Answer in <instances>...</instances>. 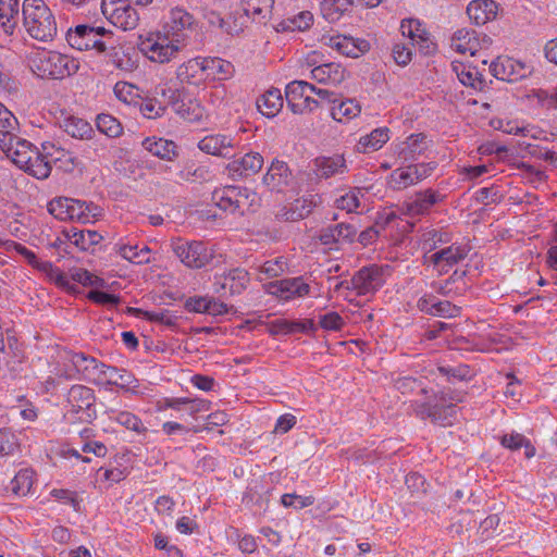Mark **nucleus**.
Masks as SVG:
<instances>
[{
    "label": "nucleus",
    "instance_id": "bb28decb",
    "mask_svg": "<svg viewBox=\"0 0 557 557\" xmlns=\"http://www.w3.org/2000/svg\"><path fill=\"white\" fill-rule=\"evenodd\" d=\"M311 77L320 84L338 85L345 79V69L336 63H326L315 66Z\"/></svg>",
    "mask_w": 557,
    "mask_h": 557
},
{
    "label": "nucleus",
    "instance_id": "0e129e2a",
    "mask_svg": "<svg viewBox=\"0 0 557 557\" xmlns=\"http://www.w3.org/2000/svg\"><path fill=\"white\" fill-rule=\"evenodd\" d=\"M312 21V14L309 11H302L293 18H288L285 23H288L286 27L293 30H305L311 26Z\"/></svg>",
    "mask_w": 557,
    "mask_h": 557
},
{
    "label": "nucleus",
    "instance_id": "4d7b16f0",
    "mask_svg": "<svg viewBox=\"0 0 557 557\" xmlns=\"http://www.w3.org/2000/svg\"><path fill=\"white\" fill-rule=\"evenodd\" d=\"M331 40L333 42V47H335L341 53H343L346 57L356 58L358 57V52L362 51V49L359 48L350 37L338 36L332 38Z\"/></svg>",
    "mask_w": 557,
    "mask_h": 557
},
{
    "label": "nucleus",
    "instance_id": "f257e3e1",
    "mask_svg": "<svg viewBox=\"0 0 557 557\" xmlns=\"http://www.w3.org/2000/svg\"><path fill=\"white\" fill-rule=\"evenodd\" d=\"M194 22V16L187 11L173 9L163 26L164 34L147 38L141 42V50L153 62H170L182 49L183 32L189 29Z\"/></svg>",
    "mask_w": 557,
    "mask_h": 557
},
{
    "label": "nucleus",
    "instance_id": "37998d69",
    "mask_svg": "<svg viewBox=\"0 0 557 557\" xmlns=\"http://www.w3.org/2000/svg\"><path fill=\"white\" fill-rule=\"evenodd\" d=\"M34 483V472L30 469H22L12 479L10 488L17 496H26Z\"/></svg>",
    "mask_w": 557,
    "mask_h": 557
},
{
    "label": "nucleus",
    "instance_id": "49530a36",
    "mask_svg": "<svg viewBox=\"0 0 557 557\" xmlns=\"http://www.w3.org/2000/svg\"><path fill=\"white\" fill-rule=\"evenodd\" d=\"M104 53L108 58V62L121 71H129L134 66V62L131 58L126 57L124 50L117 47L115 42L110 45Z\"/></svg>",
    "mask_w": 557,
    "mask_h": 557
},
{
    "label": "nucleus",
    "instance_id": "c756f323",
    "mask_svg": "<svg viewBox=\"0 0 557 557\" xmlns=\"http://www.w3.org/2000/svg\"><path fill=\"white\" fill-rule=\"evenodd\" d=\"M257 107L264 116H275L283 108V97L281 95V90L276 88H271L268 91H265L257 100Z\"/></svg>",
    "mask_w": 557,
    "mask_h": 557
},
{
    "label": "nucleus",
    "instance_id": "393cba45",
    "mask_svg": "<svg viewBox=\"0 0 557 557\" xmlns=\"http://www.w3.org/2000/svg\"><path fill=\"white\" fill-rule=\"evenodd\" d=\"M496 9L493 0H474L468 4L467 14L476 25H483L496 16Z\"/></svg>",
    "mask_w": 557,
    "mask_h": 557
},
{
    "label": "nucleus",
    "instance_id": "a878e982",
    "mask_svg": "<svg viewBox=\"0 0 557 557\" xmlns=\"http://www.w3.org/2000/svg\"><path fill=\"white\" fill-rule=\"evenodd\" d=\"M400 30L404 36L409 37L419 45L421 50H425L426 53L430 51L432 42L430 41L429 34L418 20H404L400 24Z\"/></svg>",
    "mask_w": 557,
    "mask_h": 557
},
{
    "label": "nucleus",
    "instance_id": "f03ea898",
    "mask_svg": "<svg viewBox=\"0 0 557 557\" xmlns=\"http://www.w3.org/2000/svg\"><path fill=\"white\" fill-rule=\"evenodd\" d=\"M23 23L26 32L36 40L49 41L57 35V22L44 0H24Z\"/></svg>",
    "mask_w": 557,
    "mask_h": 557
},
{
    "label": "nucleus",
    "instance_id": "e433bc0d",
    "mask_svg": "<svg viewBox=\"0 0 557 557\" xmlns=\"http://www.w3.org/2000/svg\"><path fill=\"white\" fill-rule=\"evenodd\" d=\"M361 112L360 104L355 99L338 100L331 108V115L338 122L349 121Z\"/></svg>",
    "mask_w": 557,
    "mask_h": 557
},
{
    "label": "nucleus",
    "instance_id": "c9c22d12",
    "mask_svg": "<svg viewBox=\"0 0 557 557\" xmlns=\"http://www.w3.org/2000/svg\"><path fill=\"white\" fill-rule=\"evenodd\" d=\"M451 46L460 53L470 52L471 55H474L479 47V41L473 30L461 28L454 34Z\"/></svg>",
    "mask_w": 557,
    "mask_h": 557
},
{
    "label": "nucleus",
    "instance_id": "774afa93",
    "mask_svg": "<svg viewBox=\"0 0 557 557\" xmlns=\"http://www.w3.org/2000/svg\"><path fill=\"white\" fill-rule=\"evenodd\" d=\"M16 447L15 435L8 430H0V456L13 454Z\"/></svg>",
    "mask_w": 557,
    "mask_h": 557
},
{
    "label": "nucleus",
    "instance_id": "864d4df0",
    "mask_svg": "<svg viewBox=\"0 0 557 557\" xmlns=\"http://www.w3.org/2000/svg\"><path fill=\"white\" fill-rule=\"evenodd\" d=\"M137 317H141L151 322H158L168 326H174L176 324V318L170 314L168 311H148L143 309H133Z\"/></svg>",
    "mask_w": 557,
    "mask_h": 557
},
{
    "label": "nucleus",
    "instance_id": "ea45409f",
    "mask_svg": "<svg viewBox=\"0 0 557 557\" xmlns=\"http://www.w3.org/2000/svg\"><path fill=\"white\" fill-rule=\"evenodd\" d=\"M62 127L66 134L78 139H88L94 133L91 125L87 121L75 116L65 119Z\"/></svg>",
    "mask_w": 557,
    "mask_h": 557
},
{
    "label": "nucleus",
    "instance_id": "09e8293b",
    "mask_svg": "<svg viewBox=\"0 0 557 557\" xmlns=\"http://www.w3.org/2000/svg\"><path fill=\"white\" fill-rule=\"evenodd\" d=\"M64 360L69 361L73 366L75 372H85L89 369H95L97 360L91 357H87L81 352L66 351L63 357Z\"/></svg>",
    "mask_w": 557,
    "mask_h": 557
},
{
    "label": "nucleus",
    "instance_id": "680f3d73",
    "mask_svg": "<svg viewBox=\"0 0 557 557\" xmlns=\"http://www.w3.org/2000/svg\"><path fill=\"white\" fill-rule=\"evenodd\" d=\"M137 88L128 83L119 82L114 86V95L125 103H131L137 97Z\"/></svg>",
    "mask_w": 557,
    "mask_h": 557
},
{
    "label": "nucleus",
    "instance_id": "a211bd4d",
    "mask_svg": "<svg viewBox=\"0 0 557 557\" xmlns=\"http://www.w3.org/2000/svg\"><path fill=\"white\" fill-rule=\"evenodd\" d=\"M262 182L271 191L282 193L292 182V173L283 161H274L264 174Z\"/></svg>",
    "mask_w": 557,
    "mask_h": 557
},
{
    "label": "nucleus",
    "instance_id": "b1692460",
    "mask_svg": "<svg viewBox=\"0 0 557 557\" xmlns=\"http://www.w3.org/2000/svg\"><path fill=\"white\" fill-rule=\"evenodd\" d=\"M437 201L438 195L431 189H426L417 193L411 200L405 202V212L411 216L421 215L426 213Z\"/></svg>",
    "mask_w": 557,
    "mask_h": 557
},
{
    "label": "nucleus",
    "instance_id": "c03bdc74",
    "mask_svg": "<svg viewBox=\"0 0 557 557\" xmlns=\"http://www.w3.org/2000/svg\"><path fill=\"white\" fill-rule=\"evenodd\" d=\"M425 139L424 134L411 135L405 143L406 147L399 152V157L405 161L413 160L417 154H421L426 149Z\"/></svg>",
    "mask_w": 557,
    "mask_h": 557
},
{
    "label": "nucleus",
    "instance_id": "f8f14e48",
    "mask_svg": "<svg viewBox=\"0 0 557 557\" xmlns=\"http://www.w3.org/2000/svg\"><path fill=\"white\" fill-rule=\"evenodd\" d=\"M350 283L358 295L373 293L384 283L383 269L376 264L363 267L352 276Z\"/></svg>",
    "mask_w": 557,
    "mask_h": 557
},
{
    "label": "nucleus",
    "instance_id": "ddd939ff",
    "mask_svg": "<svg viewBox=\"0 0 557 557\" xmlns=\"http://www.w3.org/2000/svg\"><path fill=\"white\" fill-rule=\"evenodd\" d=\"M490 70L497 79L509 83L518 82L531 73L523 63L511 58L497 59L492 62Z\"/></svg>",
    "mask_w": 557,
    "mask_h": 557
},
{
    "label": "nucleus",
    "instance_id": "39448f33",
    "mask_svg": "<svg viewBox=\"0 0 557 557\" xmlns=\"http://www.w3.org/2000/svg\"><path fill=\"white\" fill-rule=\"evenodd\" d=\"M101 12L114 26L133 30L139 23V14L129 0H102Z\"/></svg>",
    "mask_w": 557,
    "mask_h": 557
},
{
    "label": "nucleus",
    "instance_id": "cd10ccee",
    "mask_svg": "<svg viewBox=\"0 0 557 557\" xmlns=\"http://www.w3.org/2000/svg\"><path fill=\"white\" fill-rule=\"evenodd\" d=\"M388 139V128H375L369 135L362 136L359 139L356 149L360 153L373 152L382 148Z\"/></svg>",
    "mask_w": 557,
    "mask_h": 557
},
{
    "label": "nucleus",
    "instance_id": "2f4dec72",
    "mask_svg": "<svg viewBox=\"0 0 557 557\" xmlns=\"http://www.w3.org/2000/svg\"><path fill=\"white\" fill-rule=\"evenodd\" d=\"M237 195L236 186H225L212 193V201L224 211L236 212L239 210V200L236 198Z\"/></svg>",
    "mask_w": 557,
    "mask_h": 557
},
{
    "label": "nucleus",
    "instance_id": "1a4fd4ad",
    "mask_svg": "<svg viewBox=\"0 0 557 557\" xmlns=\"http://www.w3.org/2000/svg\"><path fill=\"white\" fill-rule=\"evenodd\" d=\"M172 246L175 255L189 268L200 269L213 258L212 250L202 242L187 243L178 239Z\"/></svg>",
    "mask_w": 557,
    "mask_h": 557
},
{
    "label": "nucleus",
    "instance_id": "69168bd1",
    "mask_svg": "<svg viewBox=\"0 0 557 557\" xmlns=\"http://www.w3.org/2000/svg\"><path fill=\"white\" fill-rule=\"evenodd\" d=\"M459 308L455 305H453L448 300L444 301H435L433 304V310L431 315L441 317V318H453L458 315Z\"/></svg>",
    "mask_w": 557,
    "mask_h": 557
},
{
    "label": "nucleus",
    "instance_id": "58836bf2",
    "mask_svg": "<svg viewBox=\"0 0 557 557\" xmlns=\"http://www.w3.org/2000/svg\"><path fill=\"white\" fill-rule=\"evenodd\" d=\"M21 169L39 180L47 178L51 172L50 161L46 160L36 148L28 164Z\"/></svg>",
    "mask_w": 557,
    "mask_h": 557
},
{
    "label": "nucleus",
    "instance_id": "4c0bfd02",
    "mask_svg": "<svg viewBox=\"0 0 557 557\" xmlns=\"http://www.w3.org/2000/svg\"><path fill=\"white\" fill-rule=\"evenodd\" d=\"M143 145L149 152L161 159L172 160V158L176 156V145L171 140L147 138L144 140Z\"/></svg>",
    "mask_w": 557,
    "mask_h": 557
},
{
    "label": "nucleus",
    "instance_id": "9d476101",
    "mask_svg": "<svg viewBox=\"0 0 557 557\" xmlns=\"http://www.w3.org/2000/svg\"><path fill=\"white\" fill-rule=\"evenodd\" d=\"M315 86L305 81H294L286 86L285 98L287 106L296 114L312 111L318 101L310 97Z\"/></svg>",
    "mask_w": 557,
    "mask_h": 557
},
{
    "label": "nucleus",
    "instance_id": "0eeeda50",
    "mask_svg": "<svg viewBox=\"0 0 557 557\" xmlns=\"http://www.w3.org/2000/svg\"><path fill=\"white\" fill-rule=\"evenodd\" d=\"M66 401L71 408L69 413L79 414L81 422L90 423L96 419L94 389L85 385H73L67 392Z\"/></svg>",
    "mask_w": 557,
    "mask_h": 557
},
{
    "label": "nucleus",
    "instance_id": "052dcab7",
    "mask_svg": "<svg viewBox=\"0 0 557 557\" xmlns=\"http://www.w3.org/2000/svg\"><path fill=\"white\" fill-rule=\"evenodd\" d=\"M281 503L284 507H295L297 509H302L313 505L314 497L296 494H284L281 498Z\"/></svg>",
    "mask_w": 557,
    "mask_h": 557
},
{
    "label": "nucleus",
    "instance_id": "20e7f679",
    "mask_svg": "<svg viewBox=\"0 0 557 557\" xmlns=\"http://www.w3.org/2000/svg\"><path fill=\"white\" fill-rule=\"evenodd\" d=\"M66 41L72 48L81 51L95 49L99 53H104L108 47L114 44V37L113 33L104 27L77 25L75 29L67 30Z\"/></svg>",
    "mask_w": 557,
    "mask_h": 557
},
{
    "label": "nucleus",
    "instance_id": "3c124183",
    "mask_svg": "<svg viewBox=\"0 0 557 557\" xmlns=\"http://www.w3.org/2000/svg\"><path fill=\"white\" fill-rule=\"evenodd\" d=\"M286 262L281 258L264 262L258 268V280L264 281L268 278L277 277L285 271Z\"/></svg>",
    "mask_w": 557,
    "mask_h": 557
},
{
    "label": "nucleus",
    "instance_id": "412c9836",
    "mask_svg": "<svg viewBox=\"0 0 557 557\" xmlns=\"http://www.w3.org/2000/svg\"><path fill=\"white\" fill-rule=\"evenodd\" d=\"M198 147L201 151L209 154L222 158L234 157L232 139L224 135L206 136L199 141Z\"/></svg>",
    "mask_w": 557,
    "mask_h": 557
},
{
    "label": "nucleus",
    "instance_id": "338daca9",
    "mask_svg": "<svg viewBox=\"0 0 557 557\" xmlns=\"http://www.w3.org/2000/svg\"><path fill=\"white\" fill-rule=\"evenodd\" d=\"M88 298L96 304L107 306V307H116L121 302V300L117 296L102 292V290L89 292Z\"/></svg>",
    "mask_w": 557,
    "mask_h": 557
},
{
    "label": "nucleus",
    "instance_id": "603ef678",
    "mask_svg": "<svg viewBox=\"0 0 557 557\" xmlns=\"http://www.w3.org/2000/svg\"><path fill=\"white\" fill-rule=\"evenodd\" d=\"M72 199L66 197H59L52 199L48 203V211L57 219L61 221H67L70 215V209L72 207Z\"/></svg>",
    "mask_w": 557,
    "mask_h": 557
},
{
    "label": "nucleus",
    "instance_id": "e2e57ef3",
    "mask_svg": "<svg viewBox=\"0 0 557 557\" xmlns=\"http://www.w3.org/2000/svg\"><path fill=\"white\" fill-rule=\"evenodd\" d=\"M300 329H301L300 324L296 323L295 321H288V320H283V319L275 320L270 325V332L273 335H278V334L287 335V334L296 333L297 330H300Z\"/></svg>",
    "mask_w": 557,
    "mask_h": 557
},
{
    "label": "nucleus",
    "instance_id": "aec40b11",
    "mask_svg": "<svg viewBox=\"0 0 557 557\" xmlns=\"http://www.w3.org/2000/svg\"><path fill=\"white\" fill-rule=\"evenodd\" d=\"M176 76L182 83L199 85L206 81L205 58H194L178 66Z\"/></svg>",
    "mask_w": 557,
    "mask_h": 557
},
{
    "label": "nucleus",
    "instance_id": "a18cd8bd",
    "mask_svg": "<svg viewBox=\"0 0 557 557\" xmlns=\"http://www.w3.org/2000/svg\"><path fill=\"white\" fill-rule=\"evenodd\" d=\"M96 125L100 133L110 138H116L122 135V124L112 115L101 113L96 119Z\"/></svg>",
    "mask_w": 557,
    "mask_h": 557
},
{
    "label": "nucleus",
    "instance_id": "6e6552de",
    "mask_svg": "<svg viewBox=\"0 0 557 557\" xmlns=\"http://www.w3.org/2000/svg\"><path fill=\"white\" fill-rule=\"evenodd\" d=\"M436 163H417L394 170L388 184L394 190H401L429 177L435 170Z\"/></svg>",
    "mask_w": 557,
    "mask_h": 557
},
{
    "label": "nucleus",
    "instance_id": "6e6d98bb",
    "mask_svg": "<svg viewBox=\"0 0 557 557\" xmlns=\"http://www.w3.org/2000/svg\"><path fill=\"white\" fill-rule=\"evenodd\" d=\"M225 18L223 32L228 35H238L246 27L247 18L242 12H235Z\"/></svg>",
    "mask_w": 557,
    "mask_h": 557
},
{
    "label": "nucleus",
    "instance_id": "f704fd0d",
    "mask_svg": "<svg viewBox=\"0 0 557 557\" xmlns=\"http://www.w3.org/2000/svg\"><path fill=\"white\" fill-rule=\"evenodd\" d=\"M18 17V0H0V27L12 34Z\"/></svg>",
    "mask_w": 557,
    "mask_h": 557
},
{
    "label": "nucleus",
    "instance_id": "f3484780",
    "mask_svg": "<svg viewBox=\"0 0 557 557\" xmlns=\"http://www.w3.org/2000/svg\"><path fill=\"white\" fill-rule=\"evenodd\" d=\"M309 290V285L301 277L285 278L269 285V293L284 300L292 299L295 296L302 297Z\"/></svg>",
    "mask_w": 557,
    "mask_h": 557
},
{
    "label": "nucleus",
    "instance_id": "de8ad7c7",
    "mask_svg": "<svg viewBox=\"0 0 557 557\" xmlns=\"http://www.w3.org/2000/svg\"><path fill=\"white\" fill-rule=\"evenodd\" d=\"M120 255L135 264H147L150 262L151 250L148 246H144L140 250L136 246L123 245L119 248Z\"/></svg>",
    "mask_w": 557,
    "mask_h": 557
},
{
    "label": "nucleus",
    "instance_id": "79ce46f5",
    "mask_svg": "<svg viewBox=\"0 0 557 557\" xmlns=\"http://www.w3.org/2000/svg\"><path fill=\"white\" fill-rule=\"evenodd\" d=\"M174 111L184 120L188 122L200 121L203 116V108L196 101L188 100L187 102L175 101L173 102Z\"/></svg>",
    "mask_w": 557,
    "mask_h": 557
},
{
    "label": "nucleus",
    "instance_id": "c85d7f7f",
    "mask_svg": "<svg viewBox=\"0 0 557 557\" xmlns=\"http://www.w3.org/2000/svg\"><path fill=\"white\" fill-rule=\"evenodd\" d=\"M98 215H100L99 207L92 203H87L86 201L72 199V207L67 219L69 221H77L86 224L95 222Z\"/></svg>",
    "mask_w": 557,
    "mask_h": 557
},
{
    "label": "nucleus",
    "instance_id": "8fccbe9b",
    "mask_svg": "<svg viewBox=\"0 0 557 557\" xmlns=\"http://www.w3.org/2000/svg\"><path fill=\"white\" fill-rule=\"evenodd\" d=\"M320 9L323 17L330 23L338 21L343 13L348 10L347 7L342 2H337V0H322Z\"/></svg>",
    "mask_w": 557,
    "mask_h": 557
},
{
    "label": "nucleus",
    "instance_id": "72a5a7b5",
    "mask_svg": "<svg viewBox=\"0 0 557 557\" xmlns=\"http://www.w3.org/2000/svg\"><path fill=\"white\" fill-rule=\"evenodd\" d=\"M468 250L465 247L453 245L431 255L430 262L433 263L434 267H440L443 263H446L448 267H453L460 260L465 259Z\"/></svg>",
    "mask_w": 557,
    "mask_h": 557
},
{
    "label": "nucleus",
    "instance_id": "6ab92c4d",
    "mask_svg": "<svg viewBox=\"0 0 557 557\" xmlns=\"http://www.w3.org/2000/svg\"><path fill=\"white\" fill-rule=\"evenodd\" d=\"M357 234V228L348 223H338L333 226L322 228L319 234V240L323 245H333L338 243H352Z\"/></svg>",
    "mask_w": 557,
    "mask_h": 557
},
{
    "label": "nucleus",
    "instance_id": "2eb2a0df",
    "mask_svg": "<svg viewBox=\"0 0 557 557\" xmlns=\"http://www.w3.org/2000/svg\"><path fill=\"white\" fill-rule=\"evenodd\" d=\"M262 165V156L258 152H249L230 162L226 170L231 178L238 180L257 174Z\"/></svg>",
    "mask_w": 557,
    "mask_h": 557
},
{
    "label": "nucleus",
    "instance_id": "423d86ee",
    "mask_svg": "<svg viewBox=\"0 0 557 557\" xmlns=\"http://www.w3.org/2000/svg\"><path fill=\"white\" fill-rule=\"evenodd\" d=\"M5 244L7 249L13 248L16 252L23 256L30 265L46 273L47 276L59 287L66 289L70 293L77 292L76 285L71 283V280L66 276V274L54 268L51 262H40L33 251L18 243L5 240Z\"/></svg>",
    "mask_w": 557,
    "mask_h": 557
},
{
    "label": "nucleus",
    "instance_id": "13d9d810",
    "mask_svg": "<svg viewBox=\"0 0 557 557\" xmlns=\"http://www.w3.org/2000/svg\"><path fill=\"white\" fill-rule=\"evenodd\" d=\"M395 387L401 394H410V393L426 394L428 393L426 388L422 384V381H419L417 379L409 377V376L398 379L395 382Z\"/></svg>",
    "mask_w": 557,
    "mask_h": 557
},
{
    "label": "nucleus",
    "instance_id": "5fc2aeb1",
    "mask_svg": "<svg viewBox=\"0 0 557 557\" xmlns=\"http://www.w3.org/2000/svg\"><path fill=\"white\" fill-rule=\"evenodd\" d=\"M116 422L126 429L134 431L138 434H145L147 432V428L144 425L141 420L132 412L122 411L119 412L116 418Z\"/></svg>",
    "mask_w": 557,
    "mask_h": 557
},
{
    "label": "nucleus",
    "instance_id": "473e14b6",
    "mask_svg": "<svg viewBox=\"0 0 557 557\" xmlns=\"http://www.w3.org/2000/svg\"><path fill=\"white\" fill-rule=\"evenodd\" d=\"M206 79L224 81L232 77L234 66L230 61L220 58H205Z\"/></svg>",
    "mask_w": 557,
    "mask_h": 557
},
{
    "label": "nucleus",
    "instance_id": "bf43d9fd",
    "mask_svg": "<svg viewBox=\"0 0 557 557\" xmlns=\"http://www.w3.org/2000/svg\"><path fill=\"white\" fill-rule=\"evenodd\" d=\"M314 205L311 200L307 199H297L293 203V207L290 209L289 215L287 216L288 220H299L304 219L307 215H309L313 209Z\"/></svg>",
    "mask_w": 557,
    "mask_h": 557
},
{
    "label": "nucleus",
    "instance_id": "9b49d317",
    "mask_svg": "<svg viewBox=\"0 0 557 557\" xmlns=\"http://www.w3.org/2000/svg\"><path fill=\"white\" fill-rule=\"evenodd\" d=\"M0 147L20 169L28 164L35 149L28 140L9 131H0Z\"/></svg>",
    "mask_w": 557,
    "mask_h": 557
},
{
    "label": "nucleus",
    "instance_id": "a19ab883",
    "mask_svg": "<svg viewBox=\"0 0 557 557\" xmlns=\"http://www.w3.org/2000/svg\"><path fill=\"white\" fill-rule=\"evenodd\" d=\"M67 237L81 250H88L102 239V236L96 231H77L75 228L67 232Z\"/></svg>",
    "mask_w": 557,
    "mask_h": 557
},
{
    "label": "nucleus",
    "instance_id": "4468645a",
    "mask_svg": "<svg viewBox=\"0 0 557 557\" xmlns=\"http://www.w3.org/2000/svg\"><path fill=\"white\" fill-rule=\"evenodd\" d=\"M249 280V273L245 269H231L214 283V293L224 295L228 289L231 296L239 295L247 288Z\"/></svg>",
    "mask_w": 557,
    "mask_h": 557
},
{
    "label": "nucleus",
    "instance_id": "5701e85b",
    "mask_svg": "<svg viewBox=\"0 0 557 557\" xmlns=\"http://www.w3.org/2000/svg\"><path fill=\"white\" fill-rule=\"evenodd\" d=\"M454 409V406L450 405H443L438 401L431 404V403H414V412L418 417L421 419H431L433 422L438 423H445V421L448 418V414L451 413Z\"/></svg>",
    "mask_w": 557,
    "mask_h": 557
},
{
    "label": "nucleus",
    "instance_id": "7ed1b4c3",
    "mask_svg": "<svg viewBox=\"0 0 557 557\" xmlns=\"http://www.w3.org/2000/svg\"><path fill=\"white\" fill-rule=\"evenodd\" d=\"M30 70L40 78L61 79L78 71V62L55 51L41 50L29 59Z\"/></svg>",
    "mask_w": 557,
    "mask_h": 557
},
{
    "label": "nucleus",
    "instance_id": "4be33fe9",
    "mask_svg": "<svg viewBox=\"0 0 557 557\" xmlns=\"http://www.w3.org/2000/svg\"><path fill=\"white\" fill-rule=\"evenodd\" d=\"M315 174L321 178H329L336 174L347 172V164L344 156L319 157L314 160Z\"/></svg>",
    "mask_w": 557,
    "mask_h": 557
},
{
    "label": "nucleus",
    "instance_id": "dca6fc26",
    "mask_svg": "<svg viewBox=\"0 0 557 557\" xmlns=\"http://www.w3.org/2000/svg\"><path fill=\"white\" fill-rule=\"evenodd\" d=\"M0 355H3L5 366L14 368L21 363L24 358L22 345L16 338L14 332L10 329H3L0 325Z\"/></svg>",
    "mask_w": 557,
    "mask_h": 557
},
{
    "label": "nucleus",
    "instance_id": "7c9ffc66",
    "mask_svg": "<svg viewBox=\"0 0 557 557\" xmlns=\"http://www.w3.org/2000/svg\"><path fill=\"white\" fill-rule=\"evenodd\" d=\"M273 5V0H243L242 13L248 20L250 16L259 23L264 22Z\"/></svg>",
    "mask_w": 557,
    "mask_h": 557
}]
</instances>
